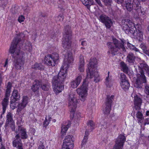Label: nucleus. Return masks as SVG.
Returning <instances> with one entry per match:
<instances>
[{
  "instance_id": "f257e3e1",
  "label": "nucleus",
  "mask_w": 149,
  "mask_h": 149,
  "mask_svg": "<svg viewBox=\"0 0 149 149\" xmlns=\"http://www.w3.org/2000/svg\"><path fill=\"white\" fill-rule=\"evenodd\" d=\"M20 42H22L20 38L18 36L13 40L9 50L12 54L14 68L17 70L21 69L23 68L24 61L23 58L24 53L20 51Z\"/></svg>"
},
{
  "instance_id": "f03ea898",
  "label": "nucleus",
  "mask_w": 149,
  "mask_h": 149,
  "mask_svg": "<svg viewBox=\"0 0 149 149\" xmlns=\"http://www.w3.org/2000/svg\"><path fill=\"white\" fill-rule=\"evenodd\" d=\"M67 69L62 66L58 74L54 76L52 82L53 89L56 94L62 91L64 88L63 83L65 81L67 75Z\"/></svg>"
},
{
  "instance_id": "7ed1b4c3",
  "label": "nucleus",
  "mask_w": 149,
  "mask_h": 149,
  "mask_svg": "<svg viewBox=\"0 0 149 149\" xmlns=\"http://www.w3.org/2000/svg\"><path fill=\"white\" fill-rule=\"evenodd\" d=\"M144 72L149 76V67L144 62L140 63L139 66L137 77L134 84V87L136 88H141L142 84L146 82V77L144 75Z\"/></svg>"
},
{
  "instance_id": "20e7f679",
  "label": "nucleus",
  "mask_w": 149,
  "mask_h": 149,
  "mask_svg": "<svg viewBox=\"0 0 149 149\" xmlns=\"http://www.w3.org/2000/svg\"><path fill=\"white\" fill-rule=\"evenodd\" d=\"M97 64V60L95 58H91L88 65V71H87V77L92 79L95 82H98L100 78L98 72L96 69Z\"/></svg>"
},
{
  "instance_id": "39448f33",
  "label": "nucleus",
  "mask_w": 149,
  "mask_h": 149,
  "mask_svg": "<svg viewBox=\"0 0 149 149\" xmlns=\"http://www.w3.org/2000/svg\"><path fill=\"white\" fill-rule=\"evenodd\" d=\"M107 45L109 49L108 53L111 54L113 56L117 54L120 49H122L123 51H125L123 41L118 40L115 38H113L112 42H108Z\"/></svg>"
},
{
  "instance_id": "423d86ee",
  "label": "nucleus",
  "mask_w": 149,
  "mask_h": 149,
  "mask_svg": "<svg viewBox=\"0 0 149 149\" xmlns=\"http://www.w3.org/2000/svg\"><path fill=\"white\" fill-rule=\"evenodd\" d=\"M63 34L64 40L62 42L63 46L66 50L70 49L71 46L72 32L69 25H67L65 27Z\"/></svg>"
},
{
  "instance_id": "0eeeda50",
  "label": "nucleus",
  "mask_w": 149,
  "mask_h": 149,
  "mask_svg": "<svg viewBox=\"0 0 149 149\" xmlns=\"http://www.w3.org/2000/svg\"><path fill=\"white\" fill-rule=\"evenodd\" d=\"M88 87V83L85 79L83 81V84L81 88L77 90V93L81 96V100L82 101H84L86 99L87 95Z\"/></svg>"
},
{
  "instance_id": "6e6552de",
  "label": "nucleus",
  "mask_w": 149,
  "mask_h": 149,
  "mask_svg": "<svg viewBox=\"0 0 149 149\" xmlns=\"http://www.w3.org/2000/svg\"><path fill=\"white\" fill-rule=\"evenodd\" d=\"M58 59V54L56 53H53L51 55L46 56L45 58V63L49 66H54Z\"/></svg>"
},
{
  "instance_id": "1a4fd4ad",
  "label": "nucleus",
  "mask_w": 149,
  "mask_h": 149,
  "mask_svg": "<svg viewBox=\"0 0 149 149\" xmlns=\"http://www.w3.org/2000/svg\"><path fill=\"white\" fill-rule=\"evenodd\" d=\"M78 101L76 95L73 93H71L69 95V106L70 109L71 114L74 116V112L77 107Z\"/></svg>"
},
{
  "instance_id": "9d476101",
  "label": "nucleus",
  "mask_w": 149,
  "mask_h": 149,
  "mask_svg": "<svg viewBox=\"0 0 149 149\" xmlns=\"http://www.w3.org/2000/svg\"><path fill=\"white\" fill-rule=\"evenodd\" d=\"M114 96L111 95H107L105 103L103 106V112L104 113L107 115L109 114L111 109V103L113 99Z\"/></svg>"
},
{
  "instance_id": "9b49d317",
  "label": "nucleus",
  "mask_w": 149,
  "mask_h": 149,
  "mask_svg": "<svg viewBox=\"0 0 149 149\" xmlns=\"http://www.w3.org/2000/svg\"><path fill=\"white\" fill-rule=\"evenodd\" d=\"M72 137V136L70 135L65 136L62 149H72L73 143Z\"/></svg>"
},
{
  "instance_id": "f8f14e48",
  "label": "nucleus",
  "mask_w": 149,
  "mask_h": 149,
  "mask_svg": "<svg viewBox=\"0 0 149 149\" xmlns=\"http://www.w3.org/2000/svg\"><path fill=\"white\" fill-rule=\"evenodd\" d=\"M100 21L104 24L107 28H110L112 25L111 19L108 16L104 14H102L99 17Z\"/></svg>"
},
{
  "instance_id": "ddd939ff",
  "label": "nucleus",
  "mask_w": 149,
  "mask_h": 149,
  "mask_svg": "<svg viewBox=\"0 0 149 149\" xmlns=\"http://www.w3.org/2000/svg\"><path fill=\"white\" fill-rule=\"evenodd\" d=\"M125 140L124 136L122 134L119 135L117 139L113 149H122Z\"/></svg>"
},
{
  "instance_id": "4468645a",
  "label": "nucleus",
  "mask_w": 149,
  "mask_h": 149,
  "mask_svg": "<svg viewBox=\"0 0 149 149\" xmlns=\"http://www.w3.org/2000/svg\"><path fill=\"white\" fill-rule=\"evenodd\" d=\"M133 4H135L136 5V7L134 8L136 12L135 13H136V17H138L140 16H143L145 13V12L144 10H142L141 8V6L138 0H133Z\"/></svg>"
},
{
  "instance_id": "2eb2a0df",
  "label": "nucleus",
  "mask_w": 149,
  "mask_h": 149,
  "mask_svg": "<svg viewBox=\"0 0 149 149\" xmlns=\"http://www.w3.org/2000/svg\"><path fill=\"white\" fill-rule=\"evenodd\" d=\"M131 97H134V107L136 110H139L141 109V99L136 95L135 92H133L131 94Z\"/></svg>"
},
{
  "instance_id": "dca6fc26",
  "label": "nucleus",
  "mask_w": 149,
  "mask_h": 149,
  "mask_svg": "<svg viewBox=\"0 0 149 149\" xmlns=\"http://www.w3.org/2000/svg\"><path fill=\"white\" fill-rule=\"evenodd\" d=\"M13 146L17 149H23L22 140L19 134H17L13 141Z\"/></svg>"
},
{
  "instance_id": "f3484780",
  "label": "nucleus",
  "mask_w": 149,
  "mask_h": 149,
  "mask_svg": "<svg viewBox=\"0 0 149 149\" xmlns=\"http://www.w3.org/2000/svg\"><path fill=\"white\" fill-rule=\"evenodd\" d=\"M29 100L28 97L26 96H24L22 98V102L18 104L17 111L20 112L24 109L28 103Z\"/></svg>"
},
{
  "instance_id": "a211bd4d",
  "label": "nucleus",
  "mask_w": 149,
  "mask_h": 149,
  "mask_svg": "<svg viewBox=\"0 0 149 149\" xmlns=\"http://www.w3.org/2000/svg\"><path fill=\"white\" fill-rule=\"evenodd\" d=\"M133 23L129 19H123L122 21V27L123 30L125 31V33H128V30L127 28H129V27H131Z\"/></svg>"
},
{
  "instance_id": "6ab92c4d",
  "label": "nucleus",
  "mask_w": 149,
  "mask_h": 149,
  "mask_svg": "<svg viewBox=\"0 0 149 149\" xmlns=\"http://www.w3.org/2000/svg\"><path fill=\"white\" fill-rule=\"evenodd\" d=\"M83 76V74H78V76L75 80L71 82V87L73 88H76L79 84L81 81L82 77Z\"/></svg>"
},
{
  "instance_id": "aec40b11",
  "label": "nucleus",
  "mask_w": 149,
  "mask_h": 149,
  "mask_svg": "<svg viewBox=\"0 0 149 149\" xmlns=\"http://www.w3.org/2000/svg\"><path fill=\"white\" fill-rule=\"evenodd\" d=\"M18 133H20L22 139H26L27 138L28 135L26 129L22 127L21 126L19 125L18 126Z\"/></svg>"
},
{
  "instance_id": "412c9836",
  "label": "nucleus",
  "mask_w": 149,
  "mask_h": 149,
  "mask_svg": "<svg viewBox=\"0 0 149 149\" xmlns=\"http://www.w3.org/2000/svg\"><path fill=\"white\" fill-rule=\"evenodd\" d=\"M136 56L132 52L128 53L126 57V61L130 65H133L135 62Z\"/></svg>"
},
{
  "instance_id": "4be33fe9",
  "label": "nucleus",
  "mask_w": 149,
  "mask_h": 149,
  "mask_svg": "<svg viewBox=\"0 0 149 149\" xmlns=\"http://www.w3.org/2000/svg\"><path fill=\"white\" fill-rule=\"evenodd\" d=\"M40 85V81L38 80H36L33 82V85L31 87V89L34 92H37L39 90Z\"/></svg>"
},
{
  "instance_id": "5701e85b",
  "label": "nucleus",
  "mask_w": 149,
  "mask_h": 149,
  "mask_svg": "<svg viewBox=\"0 0 149 149\" xmlns=\"http://www.w3.org/2000/svg\"><path fill=\"white\" fill-rule=\"evenodd\" d=\"M9 97H5L4 99L1 102V104L2 106L3 111L2 114H3L5 112L7 107L8 104Z\"/></svg>"
},
{
  "instance_id": "b1692460",
  "label": "nucleus",
  "mask_w": 149,
  "mask_h": 149,
  "mask_svg": "<svg viewBox=\"0 0 149 149\" xmlns=\"http://www.w3.org/2000/svg\"><path fill=\"white\" fill-rule=\"evenodd\" d=\"M136 31V35L141 38L143 37V32L142 30V27L139 24H138L135 26Z\"/></svg>"
},
{
  "instance_id": "393cba45",
  "label": "nucleus",
  "mask_w": 149,
  "mask_h": 149,
  "mask_svg": "<svg viewBox=\"0 0 149 149\" xmlns=\"http://www.w3.org/2000/svg\"><path fill=\"white\" fill-rule=\"evenodd\" d=\"M131 2L129 1H125V7L127 10L129 11H132L133 8L136 7V5L133 4V1L132 3H131Z\"/></svg>"
},
{
  "instance_id": "a878e982",
  "label": "nucleus",
  "mask_w": 149,
  "mask_h": 149,
  "mask_svg": "<svg viewBox=\"0 0 149 149\" xmlns=\"http://www.w3.org/2000/svg\"><path fill=\"white\" fill-rule=\"evenodd\" d=\"M131 27H129V28H127V30H128V33H125L126 34L130 35V34L133 35V36H136V31L135 28V25L133 24Z\"/></svg>"
},
{
  "instance_id": "bb28decb",
  "label": "nucleus",
  "mask_w": 149,
  "mask_h": 149,
  "mask_svg": "<svg viewBox=\"0 0 149 149\" xmlns=\"http://www.w3.org/2000/svg\"><path fill=\"white\" fill-rule=\"evenodd\" d=\"M109 72H108V77H106L105 81V84L107 87H110L112 86L113 84V80L111 76H109Z\"/></svg>"
},
{
  "instance_id": "cd10ccee",
  "label": "nucleus",
  "mask_w": 149,
  "mask_h": 149,
  "mask_svg": "<svg viewBox=\"0 0 149 149\" xmlns=\"http://www.w3.org/2000/svg\"><path fill=\"white\" fill-rule=\"evenodd\" d=\"M6 124L7 126L8 125V124L10 123H13L14 121L13 120V115L12 113L10 112L8 113L6 116Z\"/></svg>"
},
{
  "instance_id": "c85d7f7f",
  "label": "nucleus",
  "mask_w": 149,
  "mask_h": 149,
  "mask_svg": "<svg viewBox=\"0 0 149 149\" xmlns=\"http://www.w3.org/2000/svg\"><path fill=\"white\" fill-rule=\"evenodd\" d=\"M120 66L121 70L125 73L128 74L129 71V69L127 65L123 61L120 63Z\"/></svg>"
},
{
  "instance_id": "c756f323",
  "label": "nucleus",
  "mask_w": 149,
  "mask_h": 149,
  "mask_svg": "<svg viewBox=\"0 0 149 149\" xmlns=\"http://www.w3.org/2000/svg\"><path fill=\"white\" fill-rule=\"evenodd\" d=\"M13 97V99L12 100H18L20 99V96L19 94L18 93L17 90H13L12 93V97Z\"/></svg>"
},
{
  "instance_id": "7c9ffc66",
  "label": "nucleus",
  "mask_w": 149,
  "mask_h": 149,
  "mask_svg": "<svg viewBox=\"0 0 149 149\" xmlns=\"http://www.w3.org/2000/svg\"><path fill=\"white\" fill-rule=\"evenodd\" d=\"M40 85L42 89L45 91H48L50 87V84L47 82L44 83L43 82H40Z\"/></svg>"
},
{
  "instance_id": "2f4dec72",
  "label": "nucleus",
  "mask_w": 149,
  "mask_h": 149,
  "mask_svg": "<svg viewBox=\"0 0 149 149\" xmlns=\"http://www.w3.org/2000/svg\"><path fill=\"white\" fill-rule=\"evenodd\" d=\"M70 122H68L67 124L66 125H62L61 126V133L63 134L65 133L68 129L70 126Z\"/></svg>"
},
{
  "instance_id": "473e14b6",
  "label": "nucleus",
  "mask_w": 149,
  "mask_h": 149,
  "mask_svg": "<svg viewBox=\"0 0 149 149\" xmlns=\"http://www.w3.org/2000/svg\"><path fill=\"white\" fill-rule=\"evenodd\" d=\"M11 83L8 82V83L7 85V88L5 93V97H9L10 95V93L11 91Z\"/></svg>"
},
{
  "instance_id": "72a5a7b5",
  "label": "nucleus",
  "mask_w": 149,
  "mask_h": 149,
  "mask_svg": "<svg viewBox=\"0 0 149 149\" xmlns=\"http://www.w3.org/2000/svg\"><path fill=\"white\" fill-rule=\"evenodd\" d=\"M65 60L67 61L69 63H71L73 61V58L71 56V53H70V52L67 53V54H66L65 56Z\"/></svg>"
},
{
  "instance_id": "f704fd0d",
  "label": "nucleus",
  "mask_w": 149,
  "mask_h": 149,
  "mask_svg": "<svg viewBox=\"0 0 149 149\" xmlns=\"http://www.w3.org/2000/svg\"><path fill=\"white\" fill-rule=\"evenodd\" d=\"M23 48L24 50H26L29 52H31L32 49L31 43L27 41L25 43V45Z\"/></svg>"
},
{
  "instance_id": "c9c22d12",
  "label": "nucleus",
  "mask_w": 149,
  "mask_h": 149,
  "mask_svg": "<svg viewBox=\"0 0 149 149\" xmlns=\"http://www.w3.org/2000/svg\"><path fill=\"white\" fill-rule=\"evenodd\" d=\"M32 68L36 70H42L44 69V66L40 63H36L32 66Z\"/></svg>"
},
{
  "instance_id": "e433bc0d",
  "label": "nucleus",
  "mask_w": 149,
  "mask_h": 149,
  "mask_svg": "<svg viewBox=\"0 0 149 149\" xmlns=\"http://www.w3.org/2000/svg\"><path fill=\"white\" fill-rule=\"evenodd\" d=\"M140 47L142 49L143 52L147 55L149 54V50L144 43H141L140 45Z\"/></svg>"
},
{
  "instance_id": "4c0bfd02",
  "label": "nucleus",
  "mask_w": 149,
  "mask_h": 149,
  "mask_svg": "<svg viewBox=\"0 0 149 149\" xmlns=\"http://www.w3.org/2000/svg\"><path fill=\"white\" fill-rule=\"evenodd\" d=\"M120 86L124 90H127L130 86V84L128 81L120 83Z\"/></svg>"
},
{
  "instance_id": "58836bf2",
  "label": "nucleus",
  "mask_w": 149,
  "mask_h": 149,
  "mask_svg": "<svg viewBox=\"0 0 149 149\" xmlns=\"http://www.w3.org/2000/svg\"><path fill=\"white\" fill-rule=\"evenodd\" d=\"M82 3L85 6L89 7L93 4V2L92 0H81Z\"/></svg>"
},
{
  "instance_id": "ea45409f",
  "label": "nucleus",
  "mask_w": 149,
  "mask_h": 149,
  "mask_svg": "<svg viewBox=\"0 0 149 149\" xmlns=\"http://www.w3.org/2000/svg\"><path fill=\"white\" fill-rule=\"evenodd\" d=\"M127 46L128 48L132 50H134L136 52H139V49L134 46L130 43L129 42H127Z\"/></svg>"
},
{
  "instance_id": "a19ab883",
  "label": "nucleus",
  "mask_w": 149,
  "mask_h": 149,
  "mask_svg": "<svg viewBox=\"0 0 149 149\" xmlns=\"http://www.w3.org/2000/svg\"><path fill=\"white\" fill-rule=\"evenodd\" d=\"M17 100H12L10 101V107L11 108L13 109H14L15 108H16L17 106L18 107V104L16 102V101Z\"/></svg>"
},
{
  "instance_id": "79ce46f5",
  "label": "nucleus",
  "mask_w": 149,
  "mask_h": 149,
  "mask_svg": "<svg viewBox=\"0 0 149 149\" xmlns=\"http://www.w3.org/2000/svg\"><path fill=\"white\" fill-rule=\"evenodd\" d=\"M8 125H10V127H11V129L13 131H14L17 134L18 132V127L17 128L15 129V124L14 121L13 122V123H10Z\"/></svg>"
},
{
  "instance_id": "37998d69",
  "label": "nucleus",
  "mask_w": 149,
  "mask_h": 149,
  "mask_svg": "<svg viewBox=\"0 0 149 149\" xmlns=\"http://www.w3.org/2000/svg\"><path fill=\"white\" fill-rule=\"evenodd\" d=\"M45 141L44 140H42L39 143V146L38 149H45Z\"/></svg>"
},
{
  "instance_id": "c03bdc74",
  "label": "nucleus",
  "mask_w": 149,
  "mask_h": 149,
  "mask_svg": "<svg viewBox=\"0 0 149 149\" xmlns=\"http://www.w3.org/2000/svg\"><path fill=\"white\" fill-rule=\"evenodd\" d=\"M128 81L127 79V78L125 74L122 73L121 74L120 82V83H122L124 82Z\"/></svg>"
},
{
  "instance_id": "a18cd8bd",
  "label": "nucleus",
  "mask_w": 149,
  "mask_h": 149,
  "mask_svg": "<svg viewBox=\"0 0 149 149\" xmlns=\"http://www.w3.org/2000/svg\"><path fill=\"white\" fill-rule=\"evenodd\" d=\"M51 118L49 117L48 120H47V117L46 118L45 120L43 123L44 126L45 127H47L49 124V122L51 120L50 119Z\"/></svg>"
},
{
  "instance_id": "49530a36",
  "label": "nucleus",
  "mask_w": 149,
  "mask_h": 149,
  "mask_svg": "<svg viewBox=\"0 0 149 149\" xmlns=\"http://www.w3.org/2000/svg\"><path fill=\"white\" fill-rule=\"evenodd\" d=\"M88 125L89 126H90L91 131L94 128V123L92 121H89L88 123Z\"/></svg>"
},
{
  "instance_id": "de8ad7c7",
  "label": "nucleus",
  "mask_w": 149,
  "mask_h": 149,
  "mask_svg": "<svg viewBox=\"0 0 149 149\" xmlns=\"http://www.w3.org/2000/svg\"><path fill=\"white\" fill-rule=\"evenodd\" d=\"M84 64H79V67L78 69L80 72H82L84 71Z\"/></svg>"
},
{
  "instance_id": "09e8293b",
  "label": "nucleus",
  "mask_w": 149,
  "mask_h": 149,
  "mask_svg": "<svg viewBox=\"0 0 149 149\" xmlns=\"http://www.w3.org/2000/svg\"><path fill=\"white\" fill-rule=\"evenodd\" d=\"M136 116L140 120H142L143 118L142 113L139 111H138L137 113Z\"/></svg>"
},
{
  "instance_id": "8fccbe9b",
  "label": "nucleus",
  "mask_w": 149,
  "mask_h": 149,
  "mask_svg": "<svg viewBox=\"0 0 149 149\" xmlns=\"http://www.w3.org/2000/svg\"><path fill=\"white\" fill-rule=\"evenodd\" d=\"M64 17L61 14L59 15L57 17H56V19L57 21H62L63 20Z\"/></svg>"
},
{
  "instance_id": "3c124183",
  "label": "nucleus",
  "mask_w": 149,
  "mask_h": 149,
  "mask_svg": "<svg viewBox=\"0 0 149 149\" xmlns=\"http://www.w3.org/2000/svg\"><path fill=\"white\" fill-rule=\"evenodd\" d=\"M84 64V56L80 55L79 56V64Z\"/></svg>"
},
{
  "instance_id": "603ef678",
  "label": "nucleus",
  "mask_w": 149,
  "mask_h": 149,
  "mask_svg": "<svg viewBox=\"0 0 149 149\" xmlns=\"http://www.w3.org/2000/svg\"><path fill=\"white\" fill-rule=\"evenodd\" d=\"M25 19L23 15L19 16L18 18V21L20 23L24 21Z\"/></svg>"
},
{
  "instance_id": "864d4df0",
  "label": "nucleus",
  "mask_w": 149,
  "mask_h": 149,
  "mask_svg": "<svg viewBox=\"0 0 149 149\" xmlns=\"http://www.w3.org/2000/svg\"><path fill=\"white\" fill-rule=\"evenodd\" d=\"M88 137H84L82 141V142L81 144V146H83V145L85 144L87 141Z\"/></svg>"
},
{
  "instance_id": "5fc2aeb1",
  "label": "nucleus",
  "mask_w": 149,
  "mask_h": 149,
  "mask_svg": "<svg viewBox=\"0 0 149 149\" xmlns=\"http://www.w3.org/2000/svg\"><path fill=\"white\" fill-rule=\"evenodd\" d=\"M46 16V15L45 14H41L40 16L39 17L38 19V21L41 22H43V20L41 19V18L42 17H44Z\"/></svg>"
},
{
  "instance_id": "6e6d98bb",
  "label": "nucleus",
  "mask_w": 149,
  "mask_h": 149,
  "mask_svg": "<svg viewBox=\"0 0 149 149\" xmlns=\"http://www.w3.org/2000/svg\"><path fill=\"white\" fill-rule=\"evenodd\" d=\"M145 92L147 95L149 94V87L148 86H145Z\"/></svg>"
},
{
  "instance_id": "4d7b16f0",
  "label": "nucleus",
  "mask_w": 149,
  "mask_h": 149,
  "mask_svg": "<svg viewBox=\"0 0 149 149\" xmlns=\"http://www.w3.org/2000/svg\"><path fill=\"white\" fill-rule=\"evenodd\" d=\"M81 41V44L83 46H86L87 45V42L85 40H80Z\"/></svg>"
},
{
  "instance_id": "13d9d810",
  "label": "nucleus",
  "mask_w": 149,
  "mask_h": 149,
  "mask_svg": "<svg viewBox=\"0 0 149 149\" xmlns=\"http://www.w3.org/2000/svg\"><path fill=\"white\" fill-rule=\"evenodd\" d=\"M58 3L59 4L63 5L64 2L63 0H58Z\"/></svg>"
},
{
  "instance_id": "bf43d9fd",
  "label": "nucleus",
  "mask_w": 149,
  "mask_h": 149,
  "mask_svg": "<svg viewBox=\"0 0 149 149\" xmlns=\"http://www.w3.org/2000/svg\"><path fill=\"white\" fill-rule=\"evenodd\" d=\"M96 2L101 6H102V5L101 3V1L100 0H95Z\"/></svg>"
},
{
  "instance_id": "052dcab7",
  "label": "nucleus",
  "mask_w": 149,
  "mask_h": 149,
  "mask_svg": "<svg viewBox=\"0 0 149 149\" xmlns=\"http://www.w3.org/2000/svg\"><path fill=\"white\" fill-rule=\"evenodd\" d=\"M6 2L5 3L6 4H10L12 1V0H6Z\"/></svg>"
},
{
  "instance_id": "680f3d73",
  "label": "nucleus",
  "mask_w": 149,
  "mask_h": 149,
  "mask_svg": "<svg viewBox=\"0 0 149 149\" xmlns=\"http://www.w3.org/2000/svg\"><path fill=\"white\" fill-rule=\"evenodd\" d=\"M104 2L107 4L110 3L111 1V0H104Z\"/></svg>"
},
{
  "instance_id": "e2e57ef3",
  "label": "nucleus",
  "mask_w": 149,
  "mask_h": 149,
  "mask_svg": "<svg viewBox=\"0 0 149 149\" xmlns=\"http://www.w3.org/2000/svg\"><path fill=\"white\" fill-rule=\"evenodd\" d=\"M116 2H117L118 3H121L123 1V0H115Z\"/></svg>"
},
{
  "instance_id": "0e129e2a",
  "label": "nucleus",
  "mask_w": 149,
  "mask_h": 149,
  "mask_svg": "<svg viewBox=\"0 0 149 149\" xmlns=\"http://www.w3.org/2000/svg\"><path fill=\"white\" fill-rule=\"evenodd\" d=\"M88 134H89L88 131V130H86L85 132V135H84V137H88Z\"/></svg>"
},
{
  "instance_id": "69168bd1",
  "label": "nucleus",
  "mask_w": 149,
  "mask_h": 149,
  "mask_svg": "<svg viewBox=\"0 0 149 149\" xmlns=\"http://www.w3.org/2000/svg\"><path fill=\"white\" fill-rule=\"evenodd\" d=\"M145 99L147 101V102H149V94L147 95L146 96Z\"/></svg>"
},
{
  "instance_id": "338daca9",
  "label": "nucleus",
  "mask_w": 149,
  "mask_h": 149,
  "mask_svg": "<svg viewBox=\"0 0 149 149\" xmlns=\"http://www.w3.org/2000/svg\"><path fill=\"white\" fill-rule=\"evenodd\" d=\"M29 11V8H28L26 9L25 10V13H27Z\"/></svg>"
},
{
  "instance_id": "774afa93",
  "label": "nucleus",
  "mask_w": 149,
  "mask_h": 149,
  "mask_svg": "<svg viewBox=\"0 0 149 149\" xmlns=\"http://www.w3.org/2000/svg\"><path fill=\"white\" fill-rule=\"evenodd\" d=\"M19 35V36H21V37H24V34L23 33H20Z\"/></svg>"
}]
</instances>
